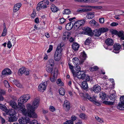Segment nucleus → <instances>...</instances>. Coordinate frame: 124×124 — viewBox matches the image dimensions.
Returning a JSON list of instances; mask_svg holds the SVG:
<instances>
[{"label": "nucleus", "mask_w": 124, "mask_h": 124, "mask_svg": "<svg viewBox=\"0 0 124 124\" xmlns=\"http://www.w3.org/2000/svg\"><path fill=\"white\" fill-rule=\"evenodd\" d=\"M111 91H112V93L110 95L109 98L111 100L114 101L115 100L116 97V95L114 94V93L115 92V91L114 90H112Z\"/></svg>", "instance_id": "473e14b6"}, {"label": "nucleus", "mask_w": 124, "mask_h": 124, "mask_svg": "<svg viewBox=\"0 0 124 124\" xmlns=\"http://www.w3.org/2000/svg\"><path fill=\"white\" fill-rule=\"evenodd\" d=\"M37 121L35 120H34L32 121L31 122L30 121V123L29 124H37Z\"/></svg>", "instance_id": "0e129e2a"}, {"label": "nucleus", "mask_w": 124, "mask_h": 124, "mask_svg": "<svg viewBox=\"0 0 124 124\" xmlns=\"http://www.w3.org/2000/svg\"><path fill=\"white\" fill-rule=\"evenodd\" d=\"M91 42V38L90 37H89L86 39L85 41V42L84 43L85 45H87L89 44Z\"/></svg>", "instance_id": "37998d69"}, {"label": "nucleus", "mask_w": 124, "mask_h": 124, "mask_svg": "<svg viewBox=\"0 0 124 124\" xmlns=\"http://www.w3.org/2000/svg\"><path fill=\"white\" fill-rule=\"evenodd\" d=\"M72 60L74 62L75 65H79L80 61L78 59L77 57H74L72 59Z\"/></svg>", "instance_id": "58836bf2"}, {"label": "nucleus", "mask_w": 124, "mask_h": 124, "mask_svg": "<svg viewBox=\"0 0 124 124\" xmlns=\"http://www.w3.org/2000/svg\"><path fill=\"white\" fill-rule=\"evenodd\" d=\"M118 25V23H117L113 22L110 24V25L112 26H115Z\"/></svg>", "instance_id": "69168bd1"}, {"label": "nucleus", "mask_w": 124, "mask_h": 124, "mask_svg": "<svg viewBox=\"0 0 124 124\" xmlns=\"http://www.w3.org/2000/svg\"><path fill=\"white\" fill-rule=\"evenodd\" d=\"M63 124H73V121L71 120L67 121L64 123Z\"/></svg>", "instance_id": "4d7b16f0"}, {"label": "nucleus", "mask_w": 124, "mask_h": 124, "mask_svg": "<svg viewBox=\"0 0 124 124\" xmlns=\"http://www.w3.org/2000/svg\"><path fill=\"white\" fill-rule=\"evenodd\" d=\"M60 94L62 95H64L65 94V90L63 88H61L59 90Z\"/></svg>", "instance_id": "a18cd8bd"}, {"label": "nucleus", "mask_w": 124, "mask_h": 124, "mask_svg": "<svg viewBox=\"0 0 124 124\" xmlns=\"http://www.w3.org/2000/svg\"><path fill=\"white\" fill-rule=\"evenodd\" d=\"M25 70V68L23 67L20 69L18 72V75L20 76L22 75V74L24 73Z\"/></svg>", "instance_id": "e433bc0d"}, {"label": "nucleus", "mask_w": 124, "mask_h": 124, "mask_svg": "<svg viewBox=\"0 0 124 124\" xmlns=\"http://www.w3.org/2000/svg\"><path fill=\"white\" fill-rule=\"evenodd\" d=\"M86 57V55L84 52L81 53L80 58L82 62H83L85 60Z\"/></svg>", "instance_id": "b1692460"}, {"label": "nucleus", "mask_w": 124, "mask_h": 124, "mask_svg": "<svg viewBox=\"0 0 124 124\" xmlns=\"http://www.w3.org/2000/svg\"><path fill=\"white\" fill-rule=\"evenodd\" d=\"M51 9L52 11L54 12H57L59 10L54 5L51 6Z\"/></svg>", "instance_id": "c9c22d12"}, {"label": "nucleus", "mask_w": 124, "mask_h": 124, "mask_svg": "<svg viewBox=\"0 0 124 124\" xmlns=\"http://www.w3.org/2000/svg\"><path fill=\"white\" fill-rule=\"evenodd\" d=\"M47 65L50 66H54V60L52 59H50L47 62Z\"/></svg>", "instance_id": "4c0bfd02"}, {"label": "nucleus", "mask_w": 124, "mask_h": 124, "mask_svg": "<svg viewBox=\"0 0 124 124\" xmlns=\"http://www.w3.org/2000/svg\"><path fill=\"white\" fill-rule=\"evenodd\" d=\"M49 2L47 0H44L39 2L38 4V6L37 7V10L39 11L42 9L46 8L47 6L49 4Z\"/></svg>", "instance_id": "423d86ee"}, {"label": "nucleus", "mask_w": 124, "mask_h": 124, "mask_svg": "<svg viewBox=\"0 0 124 124\" xmlns=\"http://www.w3.org/2000/svg\"><path fill=\"white\" fill-rule=\"evenodd\" d=\"M53 46L52 45H50L49 46V49L47 50V53L50 52L52 50Z\"/></svg>", "instance_id": "052dcab7"}, {"label": "nucleus", "mask_w": 124, "mask_h": 124, "mask_svg": "<svg viewBox=\"0 0 124 124\" xmlns=\"http://www.w3.org/2000/svg\"><path fill=\"white\" fill-rule=\"evenodd\" d=\"M62 54L55 52L54 54V59L55 61H59L61 59Z\"/></svg>", "instance_id": "aec40b11"}, {"label": "nucleus", "mask_w": 124, "mask_h": 124, "mask_svg": "<svg viewBox=\"0 0 124 124\" xmlns=\"http://www.w3.org/2000/svg\"><path fill=\"white\" fill-rule=\"evenodd\" d=\"M75 21H73L70 23H67L65 26L66 28L68 30H71L74 26V22Z\"/></svg>", "instance_id": "2eb2a0df"}, {"label": "nucleus", "mask_w": 124, "mask_h": 124, "mask_svg": "<svg viewBox=\"0 0 124 124\" xmlns=\"http://www.w3.org/2000/svg\"><path fill=\"white\" fill-rule=\"evenodd\" d=\"M99 96L100 98L102 100L105 99L107 97L106 94L104 92H103L100 93Z\"/></svg>", "instance_id": "c756f323"}, {"label": "nucleus", "mask_w": 124, "mask_h": 124, "mask_svg": "<svg viewBox=\"0 0 124 124\" xmlns=\"http://www.w3.org/2000/svg\"><path fill=\"white\" fill-rule=\"evenodd\" d=\"M95 119L97 120V121L101 123H103V120L102 118H100L98 116H96L95 117Z\"/></svg>", "instance_id": "49530a36"}, {"label": "nucleus", "mask_w": 124, "mask_h": 124, "mask_svg": "<svg viewBox=\"0 0 124 124\" xmlns=\"http://www.w3.org/2000/svg\"><path fill=\"white\" fill-rule=\"evenodd\" d=\"M124 33V32L123 31H119L118 32H117V34L118 36L120 37L123 35Z\"/></svg>", "instance_id": "13d9d810"}, {"label": "nucleus", "mask_w": 124, "mask_h": 124, "mask_svg": "<svg viewBox=\"0 0 124 124\" xmlns=\"http://www.w3.org/2000/svg\"><path fill=\"white\" fill-rule=\"evenodd\" d=\"M122 103L120 102H119L117 106V107L118 109L120 110H124V103Z\"/></svg>", "instance_id": "c85d7f7f"}, {"label": "nucleus", "mask_w": 124, "mask_h": 124, "mask_svg": "<svg viewBox=\"0 0 124 124\" xmlns=\"http://www.w3.org/2000/svg\"><path fill=\"white\" fill-rule=\"evenodd\" d=\"M101 34V33L99 29H96L94 30L92 32V36L93 35L98 37L100 36Z\"/></svg>", "instance_id": "a211bd4d"}, {"label": "nucleus", "mask_w": 124, "mask_h": 124, "mask_svg": "<svg viewBox=\"0 0 124 124\" xmlns=\"http://www.w3.org/2000/svg\"><path fill=\"white\" fill-rule=\"evenodd\" d=\"M82 88L84 90H86L88 87V85L87 82L84 81L82 82L81 86Z\"/></svg>", "instance_id": "a878e982"}, {"label": "nucleus", "mask_w": 124, "mask_h": 124, "mask_svg": "<svg viewBox=\"0 0 124 124\" xmlns=\"http://www.w3.org/2000/svg\"><path fill=\"white\" fill-rule=\"evenodd\" d=\"M94 13L93 12H89L87 15L86 17L88 19H92L94 16Z\"/></svg>", "instance_id": "72a5a7b5"}, {"label": "nucleus", "mask_w": 124, "mask_h": 124, "mask_svg": "<svg viewBox=\"0 0 124 124\" xmlns=\"http://www.w3.org/2000/svg\"><path fill=\"white\" fill-rule=\"evenodd\" d=\"M120 102L124 103V96H122L120 99Z\"/></svg>", "instance_id": "774afa93"}, {"label": "nucleus", "mask_w": 124, "mask_h": 124, "mask_svg": "<svg viewBox=\"0 0 124 124\" xmlns=\"http://www.w3.org/2000/svg\"><path fill=\"white\" fill-rule=\"evenodd\" d=\"M104 19L103 18H100L99 19V22L101 24H103L104 22Z\"/></svg>", "instance_id": "bf43d9fd"}, {"label": "nucleus", "mask_w": 124, "mask_h": 124, "mask_svg": "<svg viewBox=\"0 0 124 124\" xmlns=\"http://www.w3.org/2000/svg\"><path fill=\"white\" fill-rule=\"evenodd\" d=\"M70 35V32L67 31H65L63 34V35L68 37Z\"/></svg>", "instance_id": "864d4df0"}, {"label": "nucleus", "mask_w": 124, "mask_h": 124, "mask_svg": "<svg viewBox=\"0 0 124 124\" xmlns=\"http://www.w3.org/2000/svg\"><path fill=\"white\" fill-rule=\"evenodd\" d=\"M24 99L26 100V101H27L30 98V96L29 94H26L23 95Z\"/></svg>", "instance_id": "8fccbe9b"}, {"label": "nucleus", "mask_w": 124, "mask_h": 124, "mask_svg": "<svg viewBox=\"0 0 124 124\" xmlns=\"http://www.w3.org/2000/svg\"><path fill=\"white\" fill-rule=\"evenodd\" d=\"M56 83L59 86H62L63 85V83L61 79H59L57 80Z\"/></svg>", "instance_id": "c03bdc74"}, {"label": "nucleus", "mask_w": 124, "mask_h": 124, "mask_svg": "<svg viewBox=\"0 0 124 124\" xmlns=\"http://www.w3.org/2000/svg\"><path fill=\"white\" fill-rule=\"evenodd\" d=\"M6 114L9 115L8 121L9 122H13L16 121L17 119L16 117V113L13 109H11L8 111Z\"/></svg>", "instance_id": "f03ea898"}, {"label": "nucleus", "mask_w": 124, "mask_h": 124, "mask_svg": "<svg viewBox=\"0 0 124 124\" xmlns=\"http://www.w3.org/2000/svg\"><path fill=\"white\" fill-rule=\"evenodd\" d=\"M90 8H94L96 9H100L102 8V7L101 6H91Z\"/></svg>", "instance_id": "603ef678"}, {"label": "nucleus", "mask_w": 124, "mask_h": 124, "mask_svg": "<svg viewBox=\"0 0 124 124\" xmlns=\"http://www.w3.org/2000/svg\"><path fill=\"white\" fill-rule=\"evenodd\" d=\"M62 46L61 44H59L57 46L55 52H57V53L62 54Z\"/></svg>", "instance_id": "bb28decb"}, {"label": "nucleus", "mask_w": 124, "mask_h": 124, "mask_svg": "<svg viewBox=\"0 0 124 124\" xmlns=\"http://www.w3.org/2000/svg\"><path fill=\"white\" fill-rule=\"evenodd\" d=\"M4 84L6 87L7 88H8L9 87V85L7 81H4Z\"/></svg>", "instance_id": "6e6d98bb"}, {"label": "nucleus", "mask_w": 124, "mask_h": 124, "mask_svg": "<svg viewBox=\"0 0 124 124\" xmlns=\"http://www.w3.org/2000/svg\"><path fill=\"white\" fill-rule=\"evenodd\" d=\"M105 43L108 46H112L114 43L113 40L111 39L108 38L106 40Z\"/></svg>", "instance_id": "4be33fe9"}, {"label": "nucleus", "mask_w": 124, "mask_h": 124, "mask_svg": "<svg viewBox=\"0 0 124 124\" xmlns=\"http://www.w3.org/2000/svg\"><path fill=\"white\" fill-rule=\"evenodd\" d=\"M13 81L14 83L17 87L20 88H21L22 87V85L20 84L18 80H15Z\"/></svg>", "instance_id": "2f4dec72"}, {"label": "nucleus", "mask_w": 124, "mask_h": 124, "mask_svg": "<svg viewBox=\"0 0 124 124\" xmlns=\"http://www.w3.org/2000/svg\"><path fill=\"white\" fill-rule=\"evenodd\" d=\"M24 98L23 95L21 96L19 99L18 101V103L19 104H23L27 101Z\"/></svg>", "instance_id": "393cba45"}, {"label": "nucleus", "mask_w": 124, "mask_h": 124, "mask_svg": "<svg viewBox=\"0 0 124 124\" xmlns=\"http://www.w3.org/2000/svg\"><path fill=\"white\" fill-rule=\"evenodd\" d=\"M7 33V29L5 27V26L4 27V29H3V31L2 33V36H4L6 35Z\"/></svg>", "instance_id": "3c124183"}, {"label": "nucleus", "mask_w": 124, "mask_h": 124, "mask_svg": "<svg viewBox=\"0 0 124 124\" xmlns=\"http://www.w3.org/2000/svg\"><path fill=\"white\" fill-rule=\"evenodd\" d=\"M10 105L12 107V108L15 109H17L16 103L13 100H11L9 102Z\"/></svg>", "instance_id": "412c9836"}, {"label": "nucleus", "mask_w": 124, "mask_h": 124, "mask_svg": "<svg viewBox=\"0 0 124 124\" xmlns=\"http://www.w3.org/2000/svg\"><path fill=\"white\" fill-rule=\"evenodd\" d=\"M78 65H76L74 66V69L72 71V72L74 75H76L77 76V75L78 73L79 72H82L80 71V67L78 66Z\"/></svg>", "instance_id": "f8f14e48"}, {"label": "nucleus", "mask_w": 124, "mask_h": 124, "mask_svg": "<svg viewBox=\"0 0 124 124\" xmlns=\"http://www.w3.org/2000/svg\"><path fill=\"white\" fill-rule=\"evenodd\" d=\"M47 81L41 83L39 86V90L40 92H43L46 88Z\"/></svg>", "instance_id": "9d476101"}, {"label": "nucleus", "mask_w": 124, "mask_h": 124, "mask_svg": "<svg viewBox=\"0 0 124 124\" xmlns=\"http://www.w3.org/2000/svg\"><path fill=\"white\" fill-rule=\"evenodd\" d=\"M101 33L105 32L108 31V28L106 27H102L99 29Z\"/></svg>", "instance_id": "a19ab883"}, {"label": "nucleus", "mask_w": 124, "mask_h": 124, "mask_svg": "<svg viewBox=\"0 0 124 124\" xmlns=\"http://www.w3.org/2000/svg\"><path fill=\"white\" fill-rule=\"evenodd\" d=\"M70 11L69 9H66L64 10L62 12L63 14H70Z\"/></svg>", "instance_id": "de8ad7c7"}, {"label": "nucleus", "mask_w": 124, "mask_h": 124, "mask_svg": "<svg viewBox=\"0 0 124 124\" xmlns=\"http://www.w3.org/2000/svg\"><path fill=\"white\" fill-rule=\"evenodd\" d=\"M5 93V92L4 91L0 89V101H3L4 100V98L2 95H4Z\"/></svg>", "instance_id": "ea45409f"}, {"label": "nucleus", "mask_w": 124, "mask_h": 124, "mask_svg": "<svg viewBox=\"0 0 124 124\" xmlns=\"http://www.w3.org/2000/svg\"><path fill=\"white\" fill-rule=\"evenodd\" d=\"M84 3H94L99 1L98 0H83Z\"/></svg>", "instance_id": "79ce46f5"}, {"label": "nucleus", "mask_w": 124, "mask_h": 124, "mask_svg": "<svg viewBox=\"0 0 124 124\" xmlns=\"http://www.w3.org/2000/svg\"><path fill=\"white\" fill-rule=\"evenodd\" d=\"M70 104L69 102L67 100H65L63 105V107L64 110L68 112L70 108Z\"/></svg>", "instance_id": "9b49d317"}, {"label": "nucleus", "mask_w": 124, "mask_h": 124, "mask_svg": "<svg viewBox=\"0 0 124 124\" xmlns=\"http://www.w3.org/2000/svg\"><path fill=\"white\" fill-rule=\"evenodd\" d=\"M12 44L11 43V41H8L7 44V46L8 48H10L12 47Z\"/></svg>", "instance_id": "e2e57ef3"}, {"label": "nucleus", "mask_w": 124, "mask_h": 124, "mask_svg": "<svg viewBox=\"0 0 124 124\" xmlns=\"http://www.w3.org/2000/svg\"><path fill=\"white\" fill-rule=\"evenodd\" d=\"M58 70L57 69H55L54 72H52L51 74L50 79L51 81L52 82H55L57 79V76L58 75Z\"/></svg>", "instance_id": "6e6552de"}, {"label": "nucleus", "mask_w": 124, "mask_h": 124, "mask_svg": "<svg viewBox=\"0 0 124 124\" xmlns=\"http://www.w3.org/2000/svg\"><path fill=\"white\" fill-rule=\"evenodd\" d=\"M79 45L77 43L73 42L72 45V49L74 50H78L79 47Z\"/></svg>", "instance_id": "cd10ccee"}, {"label": "nucleus", "mask_w": 124, "mask_h": 124, "mask_svg": "<svg viewBox=\"0 0 124 124\" xmlns=\"http://www.w3.org/2000/svg\"><path fill=\"white\" fill-rule=\"evenodd\" d=\"M19 121L20 124H26L27 123H30V120L28 117L26 116L24 117H22L21 119L19 120Z\"/></svg>", "instance_id": "1a4fd4ad"}, {"label": "nucleus", "mask_w": 124, "mask_h": 124, "mask_svg": "<svg viewBox=\"0 0 124 124\" xmlns=\"http://www.w3.org/2000/svg\"><path fill=\"white\" fill-rule=\"evenodd\" d=\"M85 97L96 105L98 106L100 105V103L96 99L95 96L91 97V96L87 93L85 94Z\"/></svg>", "instance_id": "0eeeda50"}, {"label": "nucleus", "mask_w": 124, "mask_h": 124, "mask_svg": "<svg viewBox=\"0 0 124 124\" xmlns=\"http://www.w3.org/2000/svg\"><path fill=\"white\" fill-rule=\"evenodd\" d=\"M80 117L82 119H84L86 118L87 116L85 115L83 113H81L79 115Z\"/></svg>", "instance_id": "09e8293b"}, {"label": "nucleus", "mask_w": 124, "mask_h": 124, "mask_svg": "<svg viewBox=\"0 0 124 124\" xmlns=\"http://www.w3.org/2000/svg\"><path fill=\"white\" fill-rule=\"evenodd\" d=\"M0 109L2 110L5 111L6 113L9 110L6 107L5 105L2 104H0Z\"/></svg>", "instance_id": "f704fd0d"}, {"label": "nucleus", "mask_w": 124, "mask_h": 124, "mask_svg": "<svg viewBox=\"0 0 124 124\" xmlns=\"http://www.w3.org/2000/svg\"><path fill=\"white\" fill-rule=\"evenodd\" d=\"M101 90L100 86L97 85H94L93 88V90L95 93H98L100 92Z\"/></svg>", "instance_id": "f3484780"}, {"label": "nucleus", "mask_w": 124, "mask_h": 124, "mask_svg": "<svg viewBox=\"0 0 124 124\" xmlns=\"http://www.w3.org/2000/svg\"><path fill=\"white\" fill-rule=\"evenodd\" d=\"M103 102L105 104L108 105H112L113 104V102H112L104 101Z\"/></svg>", "instance_id": "5fc2aeb1"}, {"label": "nucleus", "mask_w": 124, "mask_h": 124, "mask_svg": "<svg viewBox=\"0 0 124 124\" xmlns=\"http://www.w3.org/2000/svg\"><path fill=\"white\" fill-rule=\"evenodd\" d=\"M11 72H12L9 69L6 68L2 71V73L3 75H9L11 74Z\"/></svg>", "instance_id": "6ab92c4d"}, {"label": "nucleus", "mask_w": 124, "mask_h": 124, "mask_svg": "<svg viewBox=\"0 0 124 124\" xmlns=\"http://www.w3.org/2000/svg\"><path fill=\"white\" fill-rule=\"evenodd\" d=\"M92 9L91 8H78L77 10V12L78 13H83L84 12H88L91 11Z\"/></svg>", "instance_id": "5701e85b"}, {"label": "nucleus", "mask_w": 124, "mask_h": 124, "mask_svg": "<svg viewBox=\"0 0 124 124\" xmlns=\"http://www.w3.org/2000/svg\"><path fill=\"white\" fill-rule=\"evenodd\" d=\"M121 48V45L119 44H115L113 46V52L116 53H119V50Z\"/></svg>", "instance_id": "4468645a"}, {"label": "nucleus", "mask_w": 124, "mask_h": 124, "mask_svg": "<svg viewBox=\"0 0 124 124\" xmlns=\"http://www.w3.org/2000/svg\"><path fill=\"white\" fill-rule=\"evenodd\" d=\"M77 77L79 79L85 80V81H88L90 80L89 77L83 72H79L77 75Z\"/></svg>", "instance_id": "39448f33"}, {"label": "nucleus", "mask_w": 124, "mask_h": 124, "mask_svg": "<svg viewBox=\"0 0 124 124\" xmlns=\"http://www.w3.org/2000/svg\"><path fill=\"white\" fill-rule=\"evenodd\" d=\"M22 5V4L21 3H17L15 5L13 8V11L16 14V12L18 11ZM17 14V13H16Z\"/></svg>", "instance_id": "dca6fc26"}, {"label": "nucleus", "mask_w": 124, "mask_h": 124, "mask_svg": "<svg viewBox=\"0 0 124 124\" xmlns=\"http://www.w3.org/2000/svg\"><path fill=\"white\" fill-rule=\"evenodd\" d=\"M66 21L65 19L64 18H62L60 19V23L62 24L64 22Z\"/></svg>", "instance_id": "680f3d73"}, {"label": "nucleus", "mask_w": 124, "mask_h": 124, "mask_svg": "<svg viewBox=\"0 0 124 124\" xmlns=\"http://www.w3.org/2000/svg\"><path fill=\"white\" fill-rule=\"evenodd\" d=\"M85 20H82L76 22L75 21L74 22V27L75 30L79 31L81 29L82 27L85 24Z\"/></svg>", "instance_id": "20e7f679"}, {"label": "nucleus", "mask_w": 124, "mask_h": 124, "mask_svg": "<svg viewBox=\"0 0 124 124\" xmlns=\"http://www.w3.org/2000/svg\"><path fill=\"white\" fill-rule=\"evenodd\" d=\"M82 29L85 31L87 35L92 36V31L91 28L87 27H82Z\"/></svg>", "instance_id": "ddd939ff"}, {"label": "nucleus", "mask_w": 124, "mask_h": 124, "mask_svg": "<svg viewBox=\"0 0 124 124\" xmlns=\"http://www.w3.org/2000/svg\"><path fill=\"white\" fill-rule=\"evenodd\" d=\"M49 110L52 112H53L55 110V108L53 106H50L49 108Z\"/></svg>", "instance_id": "338daca9"}, {"label": "nucleus", "mask_w": 124, "mask_h": 124, "mask_svg": "<svg viewBox=\"0 0 124 124\" xmlns=\"http://www.w3.org/2000/svg\"><path fill=\"white\" fill-rule=\"evenodd\" d=\"M17 107V109L20 110L23 115L25 116H28L30 117H31V114L30 111H28V112L27 111L26 109L25 108V106L23 104H19L18 103Z\"/></svg>", "instance_id": "7ed1b4c3"}, {"label": "nucleus", "mask_w": 124, "mask_h": 124, "mask_svg": "<svg viewBox=\"0 0 124 124\" xmlns=\"http://www.w3.org/2000/svg\"><path fill=\"white\" fill-rule=\"evenodd\" d=\"M39 100L36 98L33 101L32 105L30 104H28L27 105V108L28 111H30L32 118H36L37 117V115L35 112V110L39 106Z\"/></svg>", "instance_id": "f257e3e1"}, {"label": "nucleus", "mask_w": 124, "mask_h": 124, "mask_svg": "<svg viewBox=\"0 0 124 124\" xmlns=\"http://www.w3.org/2000/svg\"><path fill=\"white\" fill-rule=\"evenodd\" d=\"M54 66H49L47 65L46 70L47 71L48 73H51L52 72L54 71V69L53 70V68Z\"/></svg>", "instance_id": "7c9ffc66"}]
</instances>
